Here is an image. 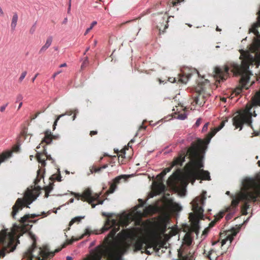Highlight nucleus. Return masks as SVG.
Returning a JSON list of instances; mask_svg holds the SVG:
<instances>
[{
    "label": "nucleus",
    "mask_w": 260,
    "mask_h": 260,
    "mask_svg": "<svg viewBox=\"0 0 260 260\" xmlns=\"http://www.w3.org/2000/svg\"><path fill=\"white\" fill-rule=\"evenodd\" d=\"M240 53V59L241 60L240 64L236 63H231L229 66L216 67L214 69V77L216 81L220 83L225 81L229 76L230 69L231 72L236 75L241 76V82L244 84L248 82L251 72L249 70V66H255L258 68L260 65V50H239ZM260 76V71L259 73Z\"/></svg>",
    "instance_id": "1"
},
{
    "label": "nucleus",
    "mask_w": 260,
    "mask_h": 260,
    "mask_svg": "<svg viewBox=\"0 0 260 260\" xmlns=\"http://www.w3.org/2000/svg\"><path fill=\"white\" fill-rule=\"evenodd\" d=\"M206 144V142L201 139H198L193 142L187 150L180 153L179 156L173 161V166H182L185 161V157L189 155L190 161L184 167L185 174L186 177L193 184L196 179L210 180V173L208 171L202 168L204 167L203 156L200 153L201 150Z\"/></svg>",
    "instance_id": "2"
},
{
    "label": "nucleus",
    "mask_w": 260,
    "mask_h": 260,
    "mask_svg": "<svg viewBox=\"0 0 260 260\" xmlns=\"http://www.w3.org/2000/svg\"><path fill=\"white\" fill-rule=\"evenodd\" d=\"M243 190L240 191L236 196H232L233 200L231 207L227 209V211L235 210L240 201L243 203L241 206L243 215L247 214V209L249 208V203L255 202L260 198V184L254 179H247L243 183Z\"/></svg>",
    "instance_id": "3"
},
{
    "label": "nucleus",
    "mask_w": 260,
    "mask_h": 260,
    "mask_svg": "<svg viewBox=\"0 0 260 260\" xmlns=\"http://www.w3.org/2000/svg\"><path fill=\"white\" fill-rule=\"evenodd\" d=\"M257 107H260V88L255 92L250 101L247 103L245 109L233 118V124L235 128L241 129L244 124L252 127L251 117L256 116L255 111L254 109L252 110V108Z\"/></svg>",
    "instance_id": "4"
},
{
    "label": "nucleus",
    "mask_w": 260,
    "mask_h": 260,
    "mask_svg": "<svg viewBox=\"0 0 260 260\" xmlns=\"http://www.w3.org/2000/svg\"><path fill=\"white\" fill-rule=\"evenodd\" d=\"M108 217L104 226L101 229V233L108 231L111 228L112 230L108 235L105 238L104 240V253L105 255L109 258L113 257L115 253V243L114 239L116 233L120 230V224L116 219H111L112 214L106 213L103 214Z\"/></svg>",
    "instance_id": "5"
},
{
    "label": "nucleus",
    "mask_w": 260,
    "mask_h": 260,
    "mask_svg": "<svg viewBox=\"0 0 260 260\" xmlns=\"http://www.w3.org/2000/svg\"><path fill=\"white\" fill-rule=\"evenodd\" d=\"M206 199L205 194L196 197L192 202V210L193 213L189 214V218L191 222L190 231L194 232L197 236L200 231L199 220L203 217V206Z\"/></svg>",
    "instance_id": "6"
},
{
    "label": "nucleus",
    "mask_w": 260,
    "mask_h": 260,
    "mask_svg": "<svg viewBox=\"0 0 260 260\" xmlns=\"http://www.w3.org/2000/svg\"><path fill=\"white\" fill-rule=\"evenodd\" d=\"M163 242L156 237L148 239L138 238L134 245L135 251L144 250L145 253L150 254L154 251L158 252L163 247Z\"/></svg>",
    "instance_id": "7"
},
{
    "label": "nucleus",
    "mask_w": 260,
    "mask_h": 260,
    "mask_svg": "<svg viewBox=\"0 0 260 260\" xmlns=\"http://www.w3.org/2000/svg\"><path fill=\"white\" fill-rule=\"evenodd\" d=\"M61 248H57L54 251H50L47 246L37 248L36 240H34L31 247L27 250L25 254L30 260H47L53 257L55 253L60 251Z\"/></svg>",
    "instance_id": "8"
},
{
    "label": "nucleus",
    "mask_w": 260,
    "mask_h": 260,
    "mask_svg": "<svg viewBox=\"0 0 260 260\" xmlns=\"http://www.w3.org/2000/svg\"><path fill=\"white\" fill-rule=\"evenodd\" d=\"M19 243L13 233L8 232L7 230H2L0 232V256L4 257L6 253L13 251Z\"/></svg>",
    "instance_id": "9"
},
{
    "label": "nucleus",
    "mask_w": 260,
    "mask_h": 260,
    "mask_svg": "<svg viewBox=\"0 0 260 260\" xmlns=\"http://www.w3.org/2000/svg\"><path fill=\"white\" fill-rule=\"evenodd\" d=\"M40 187L38 186L32 189H27L25 192L24 199L18 198L14 205L12 207L11 215L13 218H15V215L19 210L22 209L23 207L26 204V207H28V205L30 204L32 201L37 199L40 194Z\"/></svg>",
    "instance_id": "10"
},
{
    "label": "nucleus",
    "mask_w": 260,
    "mask_h": 260,
    "mask_svg": "<svg viewBox=\"0 0 260 260\" xmlns=\"http://www.w3.org/2000/svg\"><path fill=\"white\" fill-rule=\"evenodd\" d=\"M75 198L78 200H81L83 202H87L91 205L92 208H94L96 204L93 203L95 201H98L97 204H102L104 201L99 200L100 194L95 193L92 194L91 190L89 188L86 189L82 193L72 192Z\"/></svg>",
    "instance_id": "11"
},
{
    "label": "nucleus",
    "mask_w": 260,
    "mask_h": 260,
    "mask_svg": "<svg viewBox=\"0 0 260 260\" xmlns=\"http://www.w3.org/2000/svg\"><path fill=\"white\" fill-rule=\"evenodd\" d=\"M209 96V94L205 92V87L202 85H199L197 88L196 95L193 98V102L191 104L193 105H199L201 107L205 103L206 98Z\"/></svg>",
    "instance_id": "12"
},
{
    "label": "nucleus",
    "mask_w": 260,
    "mask_h": 260,
    "mask_svg": "<svg viewBox=\"0 0 260 260\" xmlns=\"http://www.w3.org/2000/svg\"><path fill=\"white\" fill-rule=\"evenodd\" d=\"M153 229L156 234H164L167 230V221L165 218H161L153 224Z\"/></svg>",
    "instance_id": "13"
},
{
    "label": "nucleus",
    "mask_w": 260,
    "mask_h": 260,
    "mask_svg": "<svg viewBox=\"0 0 260 260\" xmlns=\"http://www.w3.org/2000/svg\"><path fill=\"white\" fill-rule=\"evenodd\" d=\"M78 111L77 110H75L73 111H67L64 114H61V115L58 116L57 117V118H56V119L54 122V124L53 125V129H55L56 126L57 125V123L58 121L59 120V119L61 117H62V116H63L66 115H71L73 113H74V115L72 117V120H74L76 119V114L78 113Z\"/></svg>",
    "instance_id": "14"
},
{
    "label": "nucleus",
    "mask_w": 260,
    "mask_h": 260,
    "mask_svg": "<svg viewBox=\"0 0 260 260\" xmlns=\"http://www.w3.org/2000/svg\"><path fill=\"white\" fill-rule=\"evenodd\" d=\"M121 178L122 177L118 176L114 179L113 182L111 184L109 189L106 191L107 194L114 192L117 187V184H118L120 182V180L121 179Z\"/></svg>",
    "instance_id": "15"
},
{
    "label": "nucleus",
    "mask_w": 260,
    "mask_h": 260,
    "mask_svg": "<svg viewBox=\"0 0 260 260\" xmlns=\"http://www.w3.org/2000/svg\"><path fill=\"white\" fill-rule=\"evenodd\" d=\"M180 179V177L178 174L174 173L168 179V183L172 186H176Z\"/></svg>",
    "instance_id": "16"
},
{
    "label": "nucleus",
    "mask_w": 260,
    "mask_h": 260,
    "mask_svg": "<svg viewBox=\"0 0 260 260\" xmlns=\"http://www.w3.org/2000/svg\"><path fill=\"white\" fill-rule=\"evenodd\" d=\"M37 159L41 164L42 167H45L46 164V150L44 149L43 153L38 152L36 155Z\"/></svg>",
    "instance_id": "17"
},
{
    "label": "nucleus",
    "mask_w": 260,
    "mask_h": 260,
    "mask_svg": "<svg viewBox=\"0 0 260 260\" xmlns=\"http://www.w3.org/2000/svg\"><path fill=\"white\" fill-rule=\"evenodd\" d=\"M237 232H236L235 230H234L233 231H232L231 234L227 235L225 239L222 240L221 242V246H223L228 241H229L230 244H231L234 239V237L237 235Z\"/></svg>",
    "instance_id": "18"
},
{
    "label": "nucleus",
    "mask_w": 260,
    "mask_h": 260,
    "mask_svg": "<svg viewBox=\"0 0 260 260\" xmlns=\"http://www.w3.org/2000/svg\"><path fill=\"white\" fill-rule=\"evenodd\" d=\"M53 137V136L52 135L51 132L50 131L47 130L45 132V137L42 143L45 142L47 144H50Z\"/></svg>",
    "instance_id": "19"
},
{
    "label": "nucleus",
    "mask_w": 260,
    "mask_h": 260,
    "mask_svg": "<svg viewBox=\"0 0 260 260\" xmlns=\"http://www.w3.org/2000/svg\"><path fill=\"white\" fill-rule=\"evenodd\" d=\"M18 19V16L17 13L16 12L13 13L11 24V27L12 30H14L15 29L17 24Z\"/></svg>",
    "instance_id": "20"
},
{
    "label": "nucleus",
    "mask_w": 260,
    "mask_h": 260,
    "mask_svg": "<svg viewBox=\"0 0 260 260\" xmlns=\"http://www.w3.org/2000/svg\"><path fill=\"white\" fill-rule=\"evenodd\" d=\"M129 245L125 244L119 247L117 250L116 252L118 255L121 256V255L124 254L127 251Z\"/></svg>",
    "instance_id": "21"
},
{
    "label": "nucleus",
    "mask_w": 260,
    "mask_h": 260,
    "mask_svg": "<svg viewBox=\"0 0 260 260\" xmlns=\"http://www.w3.org/2000/svg\"><path fill=\"white\" fill-rule=\"evenodd\" d=\"M44 172V171H42L41 169H39L37 171V176L34 181L35 185H37L40 181L41 179L43 178L44 176L43 174Z\"/></svg>",
    "instance_id": "22"
},
{
    "label": "nucleus",
    "mask_w": 260,
    "mask_h": 260,
    "mask_svg": "<svg viewBox=\"0 0 260 260\" xmlns=\"http://www.w3.org/2000/svg\"><path fill=\"white\" fill-rule=\"evenodd\" d=\"M108 167V165H104L102 167H97L95 166H93L90 169V172L92 173H96L100 172L102 169H105Z\"/></svg>",
    "instance_id": "23"
},
{
    "label": "nucleus",
    "mask_w": 260,
    "mask_h": 260,
    "mask_svg": "<svg viewBox=\"0 0 260 260\" xmlns=\"http://www.w3.org/2000/svg\"><path fill=\"white\" fill-rule=\"evenodd\" d=\"M52 37L51 36H50L47 39V40H46V42L45 44V45L42 47V48L41 49H47L48 48L52 42Z\"/></svg>",
    "instance_id": "24"
},
{
    "label": "nucleus",
    "mask_w": 260,
    "mask_h": 260,
    "mask_svg": "<svg viewBox=\"0 0 260 260\" xmlns=\"http://www.w3.org/2000/svg\"><path fill=\"white\" fill-rule=\"evenodd\" d=\"M84 217L78 216L72 219L71 221L69 223V225L71 226L74 223L77 222H79Z\"/></svg>",
    "instance_id": "25"
},
{
    "label": "nucleus",
    "mask_w": 260,
    "mask_h": 260,
    "mask_svg": "<svg viewBox=\"0 0 260 260\" xmlns=\"http://www.w3.org/2000/svg\"><path fill=\"white\" fill-rule=\"evenodd\" d=\"M30 217L29 214L25 215L24 216L21 218L19 220L20 222L23 224H24L27 221V220Z\"/></svg>",
    "instance_id": "26"
},
{
    "label": "nucleus",
    "mask_w": 260,
    "mask_h": 260,
    "mask_svg": "<svg viewBox=\"0 0 260 260\" xmlns=\"http://www.w3.org/2000/svg\"><path fill=\"white\" fill-rule=\"evenodd\" d=\"M61 175L59 173L58 175H52L50 178V179L52 181H54L55 180H56L58 181H61Z\"/></svg>",
    "instance_id": "27"
},
{
    "label": "nucleus",
    "mask_w": 260,
    "mask_h": 260,
    "mask_svg": "<svg viewBox=\"0 0 260 260\" xmlns=\"http://www.w3.org/2000/svg\"><path fill=\"white\" fill-rule=\"evenodd\" d=\"M218 131H217V128L215 129H213L212 131H211L208 134V141L207 143H208L209 141H210V140L215 135V134L216 133V132H217Z\"/></svg>",
    "instance_id": "28"
},
{
    "label": "nucleus",
    "mask_w": 260,
    "mask_h": 260,
    "mask_svg": "<svg viewBox=\"0 0 260 260\" xmlns=\"http://www.w3.org/2000/svg\"><path fill=\"white\" fill-rule=\"evenodd\" d=\"M97 24V22L96 21H93L91 25L89 27L87 28V29L85 31V32L84 34L85 35H87L93 28V27Z\"/></svg>",
    "instance_id": "29"
},
{
    "label": "nucleus",
    "mask_w": 260,
    "mask_h": 260,
    "mask_svg": "<svg viewBox=\"0 0 260 260\" xmlns=\"http://www.w3.org/2000/svg\"><path fill=\"white\" fill-rule=\"evenodd\" d=\"M228 121V118L226 117L225 119L222 120L220 124V125L217 128V131H219L224 126L225 123Z\"/></svg>",
    "instance_id": "30"
},
{
    "label": "nucleus",
    "mask_w": 260,
    "mask_h": 260,
    "mask_svg": "<svg viewBox=\"0 0 260 260\" xmlns=\"http://www.w3.org/2000/svg\"><path fill=\"white\" fill-rule=\"evenodd\" d=\"M53 183H50L49 185L45 187V190H47L48 192H50L53 188Z\"/></svg>",
    "instance_id": "31"
},
{
    "label": "nucleus",
    "mask_w": 260,
    "mask_h": 260,
    "mask_svg": "<svg viewBox=\"0 0 260 260\" xmlns=\"http://www.w3.org/2000/svg\"><path fill=\"white\" fill-rule=\"evenodd\" d=\"M224 215V212H220L219 213H218L217 215L215 216V219L218 221L220 219H221Z\"/></svg>",
    "instance_id": "32"
},
{
    "label": "nucleus",
    "mask_w": 260,
    "mask_h": 260,
    "mask_svg": "<svg viewBox=\"0 0 260 260\" xmlns=\"http://www.w3.org/2000/svg\"><path fill=\"white\" fill-rule=\"evenodd\" d=\"M26 74H27L26 71H24L22 73L21 75H20V76L18 79V81L20 83L23 80V79L25 77Z\"/></svg>",
    "instance_id": "33"
},
{
    "label": "nucleus",
    "mask_w": 260,
    "mask_h": 260,
    "mask_svg": "<svg viewBox=\"0 0 260 260\" xmlns=\"http://www.w3.org/2000/svg\"><path fill=\"white\" fill-rule=\"evenodd\" d=\"M8 104H9V103H7L4 104L2 105V106H0V112L4 113L7 107Z\"/></svg>",
    "instance_id": "34"
},
{
    "label": "nucleus",
    "mask_w": 260,
    "mask_h": 260,
    "mask_svg": "<svg viewBox=\"0 0 260 260\" xmlns=\"http://www.w3.org/2000/svg\"><path fill=\"white\" fill-rule=\"evenodd\" d=\"M90 234V233L89 231V230L86 229L85 232L80 237H79V238L78 239H76V240L81 239L85 236L89 235Z\"/></svg>",
    "instance_id": "35"
},
{
    "label": "nucleus",
    "mask_w": 260,
    "mask_h": 260,
    "mask_svg": "<svg viewBox=\"0 0 260 260\" xmlns=\"http://www.w3.org/2000/svg\"><path fill=\"white\" fill-rule=\"evenodd\" d=\"M210 231V229L207 227L203 232L202 236L206 237Z\"/></svg>",
    "instance_id": "36"
},
{
    "label": "nucleus",
    "mask_w": 260,
    "mask_h": 260,
    "mask_svg": "<svg viewBox=\"0 0 260 260\" xmlns=\"http://www.w3.org/2000/svg\"><path fill=\"white\" fill-rule=\"evenodd\" d=\"M165 174H163L162 172H161L160 174L157 175L156 178L159 180L161 181L162 179V178L165 176Z\"/></svg>",
    "instance_id": "37"
},
{
    "label": "nucleus",
    "mask_w": 260,
    "mask_h": 260,
    "mask_svg": "<svg viewBox=\"0 0 260 260\" xmlns=\"http://www.w3.org/2000/svg\"><path fill=\"white\" fill-rule=\"evenodd\" d=\"M217 221L214 219V220L212 221L209 224V226H208V228L210 229L211 228H212V227H213L214 226V225L215 224L216 222H217Z\"/></svg>",
    "instance_id": "38"
},
{
    "label": "nucleus",
    "mask_w": 260,
    "mask_h": 260,
    "mask_svg": "<svg viewBox=\"0 0 260 260\" xmlns=\"http://www.w3.org/2000/svg\"><path fill=\"white\" fill-rule=\"evenodd\" d=\"M27 128L25 127H24L23 129L21 132V135L23 136H26L27 134Z\"/></svg>",
    "instance_id": "39"
},
{
    "label": "nucleus",
    "mask_w": 260,
    "mask_h": 260,
    "mask_svg": "<svg viewBox=\"0 0 260 260\" xmlns=\"http://www.w3.org/2000/svg\"><path fill=\"white\" fill-rule=\"evenodd\" d=\"M22 99H23L22 95L21 94H19L17 95V96L16 97V102H20L22 100Z\"/></svg>",
    "instance_id": "40"
},
{
    "label": "nucleus",
    "mask_w": 260,
    "mask_h": 260,
    "mask_svg": "<svg viewBox=\"0 0 260 260\" xmlns=\"http://www.w3.org/2000/svg\"><path fill=\"white\" fill-rule=\"evenodd\" d=\"M87 61L86 60H84L81 66L80 70H83L84 69V68L87 66Z\"/></svg>",
    "instance_id": "41"
},
{
    "label": "nucleus",
    "mask_w": 260,
    "mask_h": 260,
    "mask_svg": "<svg viewBox=\"0 0 260 260\" xmlns=\"http://www.w3.org/2000/svg\"><path fill=\"white\" fill-rule=\"evenodd\" d=\"M178 118L180 119H185L186 118V115L185 114H181L178 115Z\"/></svg>",
    "instance_id": "42"
},
{
    "label": "nucleus",
    "mask_w": 260,
    "mask_h": 260,
    "mask_svg": "<svg viewBox=\"0 0 260 260\" xmlns=\"http://www.w3.org/2000/svg\"><path fill=\"white\" fill-rule=\"evenodd\" d=\"M62 72V70H60V71H57V72H56L54 73L53 74V75H52V79H55V78L56 77V76L57 75H58V74H59L60 73H61Z\"/></svg>",
    "instance_id": "43"
},
{
    "label": "nucleus",
    "mask_w": 260,
    "mask_h": 260,
    "mask_svg": "<svg viewBox=\"0 0 260 260\" xmlns=\"http://www.w3.org/2000/svg\"><path fill=\"white\" fill-rule=\"evenodd\" d=\"M140 204L138 206V207H143L145 204L144 202L142 199H139Z\"/></svg>",
    "instance_id": "44"
},
{
    "label": "nucleus",
    "mask_w": 260,
    "mask_h": 260,
    "mask_svg": "<svg viewBox=\"0 0 260 260\" xmlns=\"http://www.w3.org/2000/svg\"><path fill=\"white\" fill-rule=\"evenodd\" d=\"M40 113H41L40 112H37L34 116L31 117V118H30L31 120H34L35 119H36L39 115V114Z\"/></svg>",
    "instance_id": "45"
},
{
    "label": "nucleus",
    "mask_w": 260,
    "mask_h": 260,
    "mask_svg": "<svg viewBox=\"0 0 260 260\" xmlns=\"http://www.w3.org/2000/svg\"><path fill=\"white\" fill-rule=\"evenodd\" d=\"M186 243L188 245H190L191 242H192V240L191 239V238L189 237H186Z\"/></svg>",
    "instance_id": "46"
},
{
    "label": "nucleus",
    "mask_w": 260,
    "mask_h": 260,
    "mask_svg": "<svg viewBox=\"0 0 260 260\" xmlns=\"http://www.w3.org/2000/svg\"><path fill=\"white\" fill-rule=\"evenodd\" d=\"M121 154L118 155V157L119 158L120 157H121L122 158H124L125 153V150H121Z\"/></svg>",
    "instance_id": "47"
},
{
    "label": "nucleus",
    "mask_w": 260,
    "mask_h": 260,
    "mask_svg": "<svg viewBox=\"0 0 260 260\" xmlns=\"http://www.w3.org/2000/svg\"><path fill=\"white\" fill-rule=\"evenodd\" d=\"M46 159L50 160H52V162H53V160L52 158L51 157V156L50 155H48L47 154L46 152Z\"/></svg>",
    "instance_id": "48"
},
{
    "label": "nucleus",
    "mask_w": 260,
    "mask_h": 260,
    "mask_svg": "<svg viewBox=\"0 0 260 260\" xmlns=\"http://www.w3.org/2000/svg\"><path fill=\"white\" fill-rule=\"evenodd\" d=\"M98 134V132L96 131H91L90 132V136H92L93 135H96Z\"/></svg>",
    "instance_id": "49"
},
{
    "label": "nucleus",
    "mask_w": 260,
    "mask_h": 260,
    "mask_svg": "<svg viewBox=\"0 0 260 260\" xmlns=\"http://www.w3.org/2000/svg\"><path fill=\"white\" fill-rule=\"evenodd\" d=\"M214 252V250H211L209 251V254H208V258H209L210 260H212V259H211V255H212V253H213V252Z\"/></svg>",
    "instance_id": "50"
},
{
    "label": "nucleus",
    "mask_w": 260,
    "mask_h": 260,
    "mask_svg": "<svg viewBox=\"0 0 260 260\" xmlns=\"http://www.w3.org/2000/svg\"><path fill=\"white\" fill-rule=\"evenodd\" d=\"M201 119L200 118L198 119L196 123H195V125L197 126H199L200 124H201Z\"/></svg>",
    "instance_id": "51"
},
{
    "label": "nucleus",
    "mask_w": 260,
    "mask_h": 260,
    "mask_svg": "<svg viewBox=\"0 0 260 260\" xmlns=\"http://www.w3.org/2000/svg\"><path fill=\"white\" fill-rule=\"evenodd\" d=\"M36 24V23H35V24L33 25V26L30 30V32L31 34H33L35 30V24Z\"/></svg>",
    "instance_id": "52"
},
{
    "label": "nucleus",
    "mask_w": 260,
    "mask_h": 260,
    "mask_svg": "<svg viewBox=\"0 0 260 260\" xmlns=\"http://www.w3.org/2000/svg\"><path fill=\"white\" fill-rule=\"evenodd\" d=\"M208 123H206L203 127V131H205L208 128Z\"/></svg>",
    "instance_id": "53"
},
{
    "label": "nucleus",
    "mask_w": 260,
    "mask_h": 260,
    "mask_svg": "<svg viewBox=\"0 0 260 260\" xmlns=\"http://www.w3.org/2000/svg\"><path fill=\"white\" fill-rule=\"evenodd\" d=\"M71 9V3H69V7L68 9V13H69L70 12Z\"/></svg>",
    "instance_id": "54"
},
{
    "label": "nucleus",
    "mask_w": 260,
    "mask_h": 260,
    "mask_svg": "<svg viewBox=\"0 0 260 260\" xmlns=\"http://www.w3.org/2000/svg\"><path fill=\"white\" fill-rule=\"evenodd\" d=\"M39 75V74L38 73H37L35 76L32 78L31 79V81L32 82H34V81L35 80V79H36V78L37 77V76Z\"/></svg>",
    "instance_id": "55"
},
{
    "label": "nucleus",
    "mask_w": 260,
    "mask_h": 260,
    "mask_svg": "<svg viewBox=\"0 0 260 260\" xmlns=\"http://www.w3.org/2000/svg\"><path fill=\"white\" fill-rule=\"evenodd\" d=\"M146 127L145 126L142 125L139 127V131H140L141 129H145Z\"/></svg>",
    "instance_id": "56"
},
{
    "label": "nucleus",
    "mask_w": 260,
    "mask_h": 260,
    "mask_svg": "<svg viewBox=\"0 0 260 260\" xmlns=\"http://www.w3.org/2000/svg\"><path fill=\"white\" fill-rule=\"evenodd\" d=\"M74 241V239L70 240L68 241L67 244H72Z\"/></svg>",
    "instance_id": "57"
},
{
    "label": "nucleus",
    "mask_w": 260,
    "mask_h": 260,
    "mask_svg": "<svg viewBox=\"0 0 260 260\" xmlns=\"http://www.w3.org/2000/svg\"><path fill=\"white\" fill-rule=\"evenodd\" d=\"M50 192H48L47 190H45V197L48 198L49 197V193Z\"/></svg>",
    "instance_id": "58"
},
{
    "label": "nucleus",
    "mask_w": 260,
    "mask_h": 260,
    "mask_svg": "<svg viewBox=\"0 0 260 260\" xmlns=\"http://www.w3.org/2000/svg\"><path fill=\"white\" fill-rule=\"evenodd\" d=\"M4 15V12L1 7H0V16H2Z\"/></svg>",
    "instance_id": "59"
},
{
    "label": "nucleus",
    "mask_w": 260,
    "mask_h": 260,
    "mask_svg": "<svg viewBox=\"0 0 260 260\" xmlns=\"http://www.w3.org/2000/svg\"><path fill=\"white\" fill-rule=\"evenodd\" d=\"M67 66V63H63L62 64H61L60 66H59V67L60 68H62V67H65Z\"/></svg>",
    "instance_id": "60"
},
{
    "label": "nucleus",
    "mask_w": 260,
    "mask_h": 260,
    "mask_svg": "<svg viewBox=\"0 0 260 260\" xmlns=\"http://www.w3.org/2000/svg\"><path fill=\"white\" fill-rule=\"evenodd\" d=\"M171 168H165V170H166V171L168 173L170 171Z\"/></svg>",
    "instance_id": "61"
},
{
    "label": "nucleus",
    "mask_w": 260,
    "mask_h": 260,
    "mask_svg": "<svg viewBox=\"0 0 260 260\" xmlns=\"http://www.w3.org/2000/svg\"><path fill=\"white\" fill-rule=\"evenodd\" d=\"M67 21H68V18L66 17V18H65L64 19V20H63V21L62 23H63V24H66V23L67 22Z\"/></svg>",
    "instance_id": "62"
},
{
    "label": "nucleus",
    "mask_w": 260,
    "mask_h": 260,
    "mask_svg": "<svg viewBox=\"0 0 260 260\" xmlns=\"http://www.w3.org/2000/svg\"><path fill=\"white\" fill-rule=\"evenodd\" d=\"M22 106V102H20L18 107V110L20 109Z\"/></svg>",
    "instance_id": "63"
},
{
    "label": "nucleus",
    "mask_w": 260,
    "mask_h": 260,
    "mask_svg": "<svg viewBox=\"0 0 260 260\" xmlns=\"http://www.w3.org/2000/svg\"><path fill=\"white\" fill-rule=\"evenodd\" d=\"M221 101L223 102H226V99L225 98H222L221 99Z\"/></svg>",
    "instance_id": "64"
}]
</instances>
